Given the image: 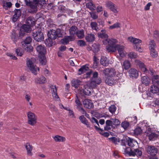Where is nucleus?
I'll return each mask as SVG.
<instances>
[{
    "instance_id": "09e8293b",
    "label": "nucleus",
    "mask_w": 159,
    "mask_h": 159,
    "mask_svg": "<svg viewBox=\"0 0 159 159\" xmlns=\"http://www.w3.org/2000/svg\"><path fill=\"white\" fill-rule=\"evenodd\" d=\"M100 45L98 44L94 43L92 46V49L95 52H98L99 50Z\"/></svg>"
},
{
    "instance_id": "79ce46f5",
    "label": "nucleus",
    "mask_w": 159,
    "mask_h": 159,
    "mask_svg": "<svg viewBox=\"0 0 159 159\" xmlns=\"http://www.w3.org/2000/svg\"><path fill=\"white\" fill-rule=\"evenodd\" d=\"M11 6L12 3L11 2L3 1L2 6L5 9H7L8 8H10Z\"/></svg>"
},
{
    "instance_id": "f257e3e1",
    "label": "nucleus",
    "mask_w": 159,
    "mask_h": 159,
    "mask_svg": "<svg viewBox=\"0 0 159 159\" xmlns=\"http://www.w3.org/2000/svg\"><path fill=\"white\" fill-rule=\"evenodd\" d=\"M98 73L97 71L93 72L92 77L91 78L89 85L92 88H95L97 85H99L102 82V80L100 77H98Z\"/></svg>"
},
{
    "instance_id": "ddd939ff",
    "label": "nucleus",
    "mask_w": 159,
    "mask_h": 159,
    "mask_svg": "<svg viewBox=\"0 0 159 159\" xmlns=\"http://www.w3.org/2000/svg\"><path fill=\"white\" fill-rule=\"evenodd\" d=\"M135 63L138 65L141 70L144 72L147 73L149 71L145 67L144 64L139 60L136 59L135 60Z\"/></svg>"
},
{
    "instance_id": "ea45409f",
    "label": "nucleus",
    "mask_w": 159,
    "mask_h": 159,
    "mask_svg": "<svg viewBox=\"0 0 159 159\" xmlns=\"http://www.w3.org/2000/svg\"><path fill=\"white\" fill-rule=\"evenodd\" d=\"M156 84H154V85L152 86L150 88V92L153 93H157L159 91L158 87L156 86Z\"/></svg>"
},
{
    "instance_id": "6e6d98bb",
    "label": "nucleus",
    "mask_w": 159,
    "mask_h": 159,
    "mask_svg": "<svg viewBox=\"0 0 159 159\" xmlns=\"http://www.w3.org/2000/svg\"><path fill=\"white\" fill-rule=\"evenodd\" d=\"M129 123L126 121L123 122L121 124V126L123 128L125 129L127 128L129 126Z\"/></svg>"
},
{
    "instance_id": "f704fd0d",
    "label": "nucleus",
    "mask_w": 159,
    "mask_h": 159,
    "mask_svg": "<svg viewBox=\"0 0 159 159\" xmlns=\"http://www.w3.org/2000/svg\"><path fill=\"white\" fill-rule=\"evenodd\" d=\"M131 66V64L130 62L127 60L125 61L123 63V66L125 70H128Z\"/></svg>"
},
{
    "instance_id": "680f3d73",
    "label": "nucleus",
    "mask_w": 159,
    "mask_h": 159,
    "mask_svg": "<svg viewBox=\"0 0 159 159\" xmlns=\"http://www.w3.org/2000/svg\"><path fill=\"white\" fill-rule=\"evenodd\" d=\"M112 120L113 124L116 126L120 125V122L118 120L116 119H112Z\"/></svg>"
},
{
    "instance_id": "0eeeda50",
    "label": "nucleus",
    "mask_w": 159,
    "mask_h": 159,
    "mask_svg": "<svg viewBox=\"0 0 159 159\" xmlns=\"http://www.w3.org/2000/svg\"><path fill=\"white\" fill-rule=\"evenodd\" d=\"M27 65L32 73L36 75L37 74V67L34 66L32 59H27Z\"/></svg>"
},
{
    "instance_id": "2f4dec72",
    "label": "nucleus",
    "mask_w": 159,
    "mask_h": 159,
    "mask_svg": "<svg viewBox=\"0 0 159 159\" xmlns=\"http://www.w3.org/2000/svg\"><path fill=\"white\" fill-rule=\"evenodd\" d=\"M76 34L78 38L81 39L84 37V32L83 30H78L76 31Z\"/></svg>"
},
{
    "instance_id": "473e14b6",
    "label": "nucleus",
    "mask_w": 159,
    "mask_h": 159,
    "mask_svg": "<svg viewBox=\"0 0 159 159\" xmlns=\"http://www.w3.org/2000/svg\"><path fill=\"white\" fill-rule=\"evenodd\" d=\"M107 51L110 53L115 52L116 50V45L114 46L108 45L106 47Z\"/></svg>"
},
{
    "instance_id": "de8ad7c7",
    "label": "nucleus",
    "mask_w": 159,
    "mask_h": 159,
    "mask_svg": "<svg viewBox=\"0 0 159 159\" xmlns=\"http://www.w3.org/2000/svg\"><path fill=\"white\" fill-rule=\"evenodd\" d=\"M108 139L112 143L115 144H117V143L120 142L119 139L115 137H112L108 138Z\"/></svg>"
},
{
    "instance_id": "8fccbe9b",
    "label": "nucleus",
    "mask_w": 159,
    "mask_h": 159,
    "mask_svg": "<svg viewBox=\"0 0 159 159\" xmlns=\"http://www.w3.org/2000/svg\"><path fill=\"white\" fill-rule=\"evenodd\" d=\"M149 48L150 50L155 49L156 47V44L154 40H152L149 43Z\"/></svg>"
},
{
    "instance_id": "cd10ccee",
    "label": "nucleus",
    "mask_w": 159,
    "mask_h": 159,
    "mask_svg": "<svg viewBox=\"0 0 159 159\" xmlns=\"http://www.w3.org/2000/svg\"><path fill=\"white\" fill-rule=\"evenodd\" d=\"M46 80L43 76H41L39 78H38L35 79V83L39 84H43L46 82Z\"/></svg>"
},
{
    "instance_id": "a18cd8bd",
    "label": "nucleus",
    "mask_w": 159,
    "mask_h": 159,
    "mask_svg": "<svg viewBox=\"0 0 159 159\" xmlns=\"http://www.w3.org/2000/svg\"><path fill=\"white\" fill-rule=\"evenodd\" d=\"M39 57V61L40 63L43 65H46L47 63V61L45 56H40V57Z\"/></svg>"
},
{
    "instance_id": "7ed1b4c3",
    "label": "nucleus",
    "mask_w": 159,
    "mask_h": 159,
    "mask_svg": "<svg viewBox=\"0 0 159 159\" xmlns=\"http://www.w3.org/2000/svg\"><path fill=\"white\" fill-rule=\"evenodd\" d=\"M26 5L29 6L30 9L29 10V12L31 13H36L38 10L36 7V4L35 2L37 0H33V2H31L30 0H24Z\"/></svg>"
},
{
    "instance_id": "338daca9",
    "label": "nucleus",
    "mask_w": 159,
    "mask_h": 159,
    "mask_svg": "<svg viewBox=\"0 0 159 159\" xmlns=\"http://www.w3.org/2000/svg\"><path fill=\"white\" fill-rule=\"evenodd\" d=\"M134 49L139 52H143V49L139 45L134 46Z\"/></svg>"
},
{
    "instance_id": "c85d7f7f",
    "label": "nucleus",
    "mask_w": 159,
    "mask_h": 159,
    "mask_svg": "<svg viewBox=\"0 0 159 159\" xmlns=\"http://www.w3.org/2000/svg\"><path fill=\"white\" fill-rule=\"evenodd\" d=\"M52 138L56 142H63L66 140L65 137L59 135H56L54 137H52Z\"/></svg>"
},
{
    "instance_id": "c03bdc74",
    "label": "nucleus",
    "mask_w": 159,
    "mask_h": 159,
    "mask_svg": "<svg viewBox=\"0 0 159 159\" xmlns=\"http://www.w3.org/2000/svg\"><path fill=\"white\" fill-rule=\"evenodd\" d=\"M120 24L119 22H116L112 25H110L109 29L110 30H112L114 29H117L120 27Z\"/></svg>"
},
{
    "instance_id": "393cba45",
    "label": "nucleus",
    "mask_w": 159,
    "mask_h": 159,
    "mask_svg": "<svg viewBox=\"0 0 159 159\" xmlns=\"http://www.w3.org/2000/svg\"><path fill=\"white\" fill-rule=\"evenodd\" d=\"M141 81L142 84L146 86H148L150 83V80L148 76H145L141 77Z\"/></svg>"
},
{
    "instance_id": "3c124183",
    "label": "nucleus",
    "mask_w": 159,
    "mask_h": 159,
    "mask_svg": "<svg viewBox=\"0 0 159 159\" xmlns=\"http://www.w3.org/2000/svg\"><path fill=\"white\" fill-rule=\"evenodd\" d=\"M115 4L111 1H108L106 2L105 5L106 7L110 9L114 7Z\"/></svg>"
},
{
    "instance_id": "4d7b16f0",
    "label": "nucleus",
    "mask_w": 159,
    "mask_h": 159,
    "mask_svg": "<svg viewBox=\"0 0 159 159\" xmlns=\"http://www.w3.org/2000/svg\"><path fill=\"white\" fill-rule=\"evenodd\" d=\"M90 26L93 30H97L98 28V24L96 22H92L90 24Z\"/></svg>"
},
{
    "instance_id": "58836bf2",
    "label": "nucleus",
    "mask_w": 159,
    "mask_h": 159,
    "mask_svg": "<svg viewBox=\"0 0 159 159\" xmlns=\"http://www.w3.org/2000/svg\"><path fill=\"white\" fill-rule=\"evenodd\" d=\"M100 63L101 65L104 66H107L109 64L107 58L104 56L102 57L100 60Z\"/></svg>"
},
{
    "instance_id": "aec40b11",
    "label": "nucleus",
    "mask_w": 159,
    "mask_h": 159,
    "mask_svg": "<svg viewBox=\"0 0 159 159\" xmlns=\"http://www.w3.org/2000/svg\"><path fill=\"white\" fill-rule=\"evenodd\" d=\"M114 77H106L105 80V83L111 86L115 84L116 80H114Z\"/></svg>"
},
{
    "instance_id": "7c9ffc66",
    "label": "nucleus",
    "mask_w": 159,
    "mask_h": 159,
    "mask_svg": "<svg viewBox=\"0 0 159 159\" xmlns=\"http://www.w3.org/2000/svg\"><path fill=\"white\" fill-rule=\"evenodd\" d=\"M25 147L27 150V154L30 156L32 155L31 151L32 150V146L29 143H27L25 145Z\"/></svg>"
},
{
    "instance_id": "bf43d9fd",
    "label": "nucleus",
    "mask_w": 159,
    "mask_h": 159,
    "mask_svg": "<svg viewBox=\"0 0 159 159\" xmlns=\"http://www.w3.org/2000/svg\"><path fill=\"white\" fill-rule=\"evenodd\" d=\"M134 132L135 134L138 135L142 133V130L140 127H137L134 130Z\"/></svg>"
},
{
    "instance_id": "69168bd1",
    "label": "nucleus",
    "mask_w": 159,
    "mask_h": 159,
    "mask_svg": "<svg viewBox=\"0 0 159 159\" xmlns=\"http://www.w3.org/2000/svg\"><path fill=\"white\" fill-rule=\"evenodd\" d=\"M99 37L102 39H106L108 38V36L105 33H102L98 34Z\"/></svg>"
},
{
    "instance_id": "72a5a7b5",
    "label": "nucleus",
    "mask_w": 159,
    "mask_h": 159,
    "mask_svg": "<svg viewBox=\"0 0 159 159\" xmlns=\"http://www.w3.org/2000/svg\"><path fill=\"white\" fill-rule=\"evenodd\" d=\"M81 81L77 79L73 80L72 81V85L75 88H78L80 84Z\"/></svg>"
},
{
    "instance_id": "bb28decb",
    "label": "nucleus",
    "mask_w": 159,
    "mask_h": 159,
    "mask_svg": "<svg viewBox=\"0 0 159 159\" xmlns=\"http://www.w3.org/2000/svg\"><path fill=\"white\" fill-rule=\"evenodd\" d=\"M85 39L87 42H93L95 40V35L93 34H87L85 37Z\"/></svg>"
},
{
    "instance_id": "b1692460",
    "label": "nucleus",
    "mask_w": 159,
    "mask_h": 159,
    "mask_svg": "<svg viewBox=\"0 0 159 159\" xmlns=\"http://www.w3.org/2000/svg\"><path fill=\"white\" fill-rule=\"evenodd\" d=\"M10 38L11 40L15 43H16V42L19 39V38L17 34H16L15 31L13 30L11 33L10 35Z\"/></svg>"
},
{
    "instance_id": "f3484780",
    "label": "nucleus",
    "mask_w": 159,
    "mask_h": 159,
    "mask_svg": "<svg viewBox=\"0 0 159 159\" xmlns=\"http://www.w3.org/2000/svg\"><path fill=\"white\" fill-rule=\"evenodd\" d=\"M14 15L12 18V20L13 22L17 21L18 18L21 15V11L20 9H16L14 11Z\"/></svg>"
},
{
    "instance_id": "a878e982",
    "label": "nucleus",
    "mask_w": 159,
    "mask_h": 159,
    "mask_svg": "<svg viewBox=\"0 0 159 159\" xmlns=\"http://www.w3.org/2000/svg\"><path fill=\"white\" fill-rule=\"evenodd\" d=\"M147 136L149 140L154 141L156 140L158 137V134L154 133H151L150 134L147 133Z\"/></svg>"
},
{
    "instance_id": "5701e85b",
    "label": "nucleus",
    "mask_w": 159,
    "mask_h": 159,
    "mask_svg": "<svg viewBox=\"0 0 159 159\" xmlns=\"http://www.w3.org/2000/svg\"><path fill=\"white\" fill-rule=\"evenodd\" d=\"M95 129L100 134H102L105 137H107L109 136V134L107 132H104L103 130L100 128L94 125Z\"/></svg>"
},
{
    "instance_id": "39448f33",
    "label": "nucleus",
    "mask_w": 159,
    "mask_h": 159,
    "mask_svg": "<svg viewBox=\"0 0 159 159\" xmlns=\"http://www.w3.org/2000/svg\"><path fill=\"white\" fill-rule=\"evenodd\" d=\"M32 35L34 39L37 42H41L43 40V33L40 30L33 32Z\"/></svg>"
},
{
    "instance_id": "49530a36",
    "label": "nucleus",
    "mask_w": 159,
    "mask_h": 159,
    "mask_svg": "<svg viewBox=\"0 0 159 159\" xmlns=\"http://www.w3.org/2000/svg\"><path fill=\"white\" fill-rule=\"evenodd\" d=\"M128 57L132 59H135L138 56L137 53L133 52H131L128 54Z\"/></svg>"
},
{
    "instance_id": "6ab92c4d",
    "label": "nucleus",
    "mask_w": 159,
    "mask_h": 159,
    "mask_svg": "<svg viewBox=\"0 0 159 159\" xmlns=\"http://www.w3.org/2000/svg\"><path fill=\"white\" fill-rule=\"evenodd\" d=\"M126 141L128 146L130 147H133L138 144L136 141L129 137L126 139Z\"/></svg>"
},
{
    "instance_id": "603ef678",
    "label": "nucleus",
    "mask_w": 159,
    "mask_h": 159,
    "mask_svg": "<svg viewBox=\"0 0 159 159\" xmlns=\"http://www.w3.org/2000/svg\"><path fill=\"white\" fill-rule=\"evenodd\" d=\"M150 50V55L152 57L155 58L157 57L158 55L155 49H151Z\"/></svg>"
},
{
    "instance_id": "423d86ee",
    "label": "nucleus",
    "mask_w": 159,
    "mask_h": 159,
    "mask_svg": "<svg viewBox=\"0 0 159 159\" xmlns=\"http://www.w3.org/2000/svg\"><path fill=\"white\" fill-rule=\"evenodd\" d=\"M27 116L28 124L31 125H34L37 122V116L31 112H29Z\"/></svg>"
},
{
    "instance_id": "774afa93",
    "label": "nucleus",
    "mask_w": 159,
    "mask_h": 159,
    "mask_svg": "<svg viewBox=\"0 0 159 159\" xmlns=\"http://www.w3.org/2000/svg\"><path fill=\"white\" fill-rule=\"evenodd\" d=\"M6 55L9 57L10 59H13V60H16L17 59V58L16 57L13 55L12 54L10 53V52H7L6 53Z\"/></svg>"
},
{
    "instance_id": "4be33fe9",
    "label": "nucleus",
    "mask_w": 159,
    "mask_h": 159,
    "mask_svg": "<svg viewBox=\"0 0 159 159\" xmlns=\"http://www.w3.org/2000/svg\"><path fill=\"white\" fill-rule=\"evenodd\" d=\"M55 30H52L48 32V38L51 40H54L57 37Z\"/></svg>"
},
{
    "instance_id": "6e6552de",
    "label": "nucleus",
    "mask_w": 159,
    "mask_h": 159,
    "mask_svg": "<svg viewBox=\"0 0 159 159\" xmlns=\"http://www.w3.org/2000/svg\"><path fill=\"white\" fill-rule=\"evenodd\" d=\"M149 73L152 75V82L154 84H156V85L159 87V76L157 75H154L155 71L152 69H150L149 71L148 72Z\"/></svg>"
},
{
    "instance_id": "5fc2aeb1",
    "label": "nucleus",
    "mask_w": 159,
    "mask_h": 159,
    "mask_svg": "<svg viewBox=\"0 0 159 159\" xmlns=\"http://www.w3.org/2000/svg\"><path fill=\"white\" fill-rule=\"evenodd\" d=\"M116 107L115 105H111L109 107V111L112 114L115 113Z\"/></svg>"
},
{
    "instance_id": "dca6fc26",
    "label": "nucleus",
    "mask_w": 159,
    "mask_h": 159,
    "mask_svg": "<svg viewBox=\"0 0 159 159\" xmlns=\"http://www.w3.org/2000/svg\"><path fill=\"white\" fill-rule=\"evenodd\" d=\"M83 103L84 107L88 109H91L93 107V104L89 100L86 99L83 101Z\"/></svg>"
},
{
    "instance_id": "e2e57ef3",
    "label": "nucleus",
    "mask_w": 159,
    "mask_h": 159,
    "mask_svg": "<svg viewBox=\"0 0 159 159\" xmlns=\"http://www.w3.org/2000/svg\"><path fill=\"white\" fill-rule=\"evenodd\" d=\"M55 31L56 32V35H57V37H60L62 36V31L61 29H57V30H55Z\"/></svg>"
},
{
    "instance_id": "864d4df0",
    "label": "nucleus",
    "mask_w": 159,
    "mask_h": 159,
    "mask_svg": "<svg viewBox=\"0 0 159 159\" xmlns=\"http://www.w3.org/2000/svg\"><path fill=\"white\" fill-rule=\"evenodd\" d=\"M34 24V22L31 18L29 17L26 20V25H30L31 27Z\"/></svg>"
},
{
    "instance_id": "13d9d810",
    "label": "nucleus",
    "mask_w": 159,
    "mask_h": 159,
    "mask_svg": "<svg viewBox=\"0 0 159 159\" xmlns=\"http://www.w3.org/2000/svg\"><path fill=\"white\" fill-rule=\"evenodd\" d=\"M52 40H51L49 38L46 40L45 41V43L47 46L48 47H51L52 46L53 43Z\"/></svg>"
},
{
    "instance_id": "f8f14e48",
    "label": "nucleus",
    "mask_w": 159,
    "mask_h": 159,
    "mask_svg": "<svg viewBox=\"0 0 159 159\" xmlns=\"http://www.w3.org/2000/svg\"><path fill=\"white\" fill-rule=\"evenodd\" d=\"M147 152L151 156H154L157 153V149L154 146H148L147 149Z\"/></svg>"
},
{
    "instance_id": "9d476101",
    "label": "nucleus",
    "mask_w": 159,
    "mask_h": 159,
    "mask_svg": "<svg viewBox=\"0 0 159 159\" xmlns=\"http://www.w3.org/2000/svg\"><path fill=\"white\" fill-rule=\"evenodd\" d=\"M116 50H118V53L120 57H123L126 55L127 53L124 51V46L117 44L116 45Z\"/></svg>"
},
{
    "instance_id": "a19ab883",
    "label": "nucleus",
    "mask_w": 159,
    "mask_h": 159,
    "mask_svg": "<svg viewBox=\"0 0 159 159\" xmlns=\"http://www.w3.org/2000/svg\"><path fill=\"white\" fill-rule=\"evenodd\" d=\"M22 48L26 51L30 52L33 51V47L30 46V44L22 45Z\"/></svg>"
},
{
    "instance_id": "0e129e2a",
    "label": "nucleus",
    "mask_w": 159,
    "mask_h": 159,
    "mask_svg": "<svg viewBox=\"0 0 159 159\" xmlns=\"http://www.w3.org/2000/svg\"><path fill=\"white\" fill-rule=\"evenodd\" d=\"M58 9L62 12H65L66 11V8L63 5H59L58 7Z\"/></svg>"
},
{
    "instance_id": "37998d69",
    "label": "nucleus",
    "mask_w": 159,
    "mask_h": 159,
    "mask_svg": "<svg viewBox=\"0 0 159 159\" xmlns=\"http://www.w3.org/2000/svg\"><path fill=\"white\" fill-rule=\"evenodd\" d=\"M77 29V27L75 26H72L69 29L70 34L72 35H74L76 34V30Z\"/></svg>"
},
{
    "instance_id": "2eb2a0df",
    "label": "nucleus",
    "mask_w": 159,
    "mask_h": 159,
    "mask_svg": "<svg viewBox=\"0 0 159 159\" xmlns=\"http://www.w3.org/2000/svg\"><path fill=\"white\" fill-rule=\"evenodd\" d=\"M93 88H91L89 85H85L84 86L83 89V93L86 95H90L91 94V92Z\"/></svg>"
},
{
    "instance_id": "4468645a",
    "label": "nucleus",
    "mask_w": 159,
    "mask_h": 159,
    "mask_svg": "<svg viewBox=\"0 0 159 159\" xmlns=\"http://www.w3.org/2000/svg\"><path fill=\"white\" fill-rule=\"evenodd\" d=\"M50 87L52 95L53 98L57 100H59V98L57 94V89L56 86L52 85Z\"/></svg>"
},
{
    "instance_id": "a211bd4d",
    "label": "nucleus",
    "mask_w": 159,
    "mask_h": 159,
    "mask_svg": "<svg viewBox=\"0 0 159 159\" xmlns=\"http://www.w3.org/2000/svg\"><path fill=\"white\" fill-rule=\"evenodd\" d=\"M128 39L130 42L134 44H135L134 46L139 45V44L141 43L142 42L140 39L131 36L128 37Z\"/></svg>"
},
{
    "instance_id": "c756f323",
    "label": "nucleus",
    "mask_w": 159,
    "mask_h": 159,
    "mask_svg": "<svg viewBox=\"0 0 159 159\" xmlns=\"http://www.w3.org/2000/svg\"><path fill=\"white\" fill-rule=\"evenodd\" d=\"M21 29L24 30L25 32L27 33H30L32 30L31 27L30 25L26 24H24L21 27Z\"/></svg>"
},
{
    "instance_id": "1a4fd4ad",
    "label": "nucleus",
    "mask_w": 159,
    "mask_h": 159,
    "mask_svg": "<svg viewBox=\"0 0 159 159\" xmlns=\"http://www.w3.org/2000/svg\"><path fill=\"white\" fill-rule=\"evenodd\" d=\"M36 50L39 53V56H44L46 53V49L43 45H39L36 47Z\"/></svg>"
},
{
    "instance_id": "9b49d317",
    "label": "nucleus",
    "mask_w": 159,
    "mask_h": 159,
    "mask_svg": "<svg viewBox=\"0 0 159 159\" xmlns=\"http://www.w3.org/2000/svg\"><path fill=\"white\" fill-rule=\"evenodd\" d=\"M129 76L132 78H137L139 76L138 71L135 68H131L128 71Z\"/></svg>"
},
{
    "instance_id": "c9c22d12",
    "label": "nucleus",
    "mask_w": 159,
    "mask_h": 159,
    "mask_svg": "<svg viewBox=\"0 0 159 159\" xmlns=\"http://www.w3.org/2000/svg\"><path fill=\"white\" fill-rule=\"evenodd\" d=\"M89 69V67L85 65L83 66L78 70V74L80 75L85 72Z\"/></svg>"
},
{
    "instance_id": "052dcab7",
    "label": "nucleus",
    "mask_w": 159,
    "mask_h": 159,
    "mask_svg": "<svg viewBox=\"0 0 159 159\" xmlns=\"http://www.w3.org/2000/svg\"><path fill=\"white\" fill-rule=\"evenodd\" d=\"M77 44L81 47L84 46L86 45L85 42L83 40H79L77 42Z\"/></svg>"
},
{
    "instance_id": "412c9836",
    "label": "nucleus",
    "mask_w": 159,
    "mask_h": 159,
    "mask_svg": "<svg viewBox=\"0 0 159 159\" xmlns=\"http://www.w3.org/2000/svg\"><path fill=\"white\" fill-rule=\"evenodd\" d=\"M117 41L116 39L113 38L106 39L103 41L104 44H107V43L108 45L111 46H114V45L117 43Z\"/></svg>"
},
{
    "instance_id": "4c0bfd02",
    "label": "nucleus",
    "mask_w": 159,
    "mask_h": 159,
    "mask_svg": "<svg viewBox=\"0 0 159 159\" xmlns=\"http://www.w3.org/2000/svg\"><path fill=\"white\" fill-rule=\"evenodd\" d=\"M86 6L92 11L95 10L96 8L95 5L91 2L86 3Z\"/></svg>"
},
{
    "instance_id": "e433bc0d",
    "label": "nucleus",
    "mask_w": 159,
    "mask_h": 159,
    "mask_svg": "<svg viewBox=\"0 0 159 159\" xmlns=\"http://www.w3.org/2000/svg\"><path fill=\"white\" fill-rule=\"evenodd\" d=\"M32 41V39L30 37H28L21 42L22 45H29Z\"/></svg>"
},
{
    "instance_id": "20e7f679",
    "label": "nucleus",
    "mask_w": 159,
    "mask_h": 159,
    "mask_svg": "<svg viewBox=\"0 0 159 159\" xmlns=\"http://www.w3.org/2000/svg\"><path fill=\"white\" fill-rule=\"evenodd\" d=\"M103 73L105 77H114L116 75V70L112 68H107L103 70Z\"/></svg>"
},
{
    "instance_id": "f03ea898",
    "label": "nucleus",
    "mask_w": 159,
    "mask_h": 159,
    "mask_svg": "<svg viewBox=\"0 0 159 159\" xmlns=\"http://www.w3.org/2000/svg\"><path fill=\"white\" fill-rule=\"evenodd\" d=\"M125 152L129 156H134L136 155L138 157H140L142 154L141 150L139 149H131L127 148L125 150Z\"/></svg>"
}]
</instances>
